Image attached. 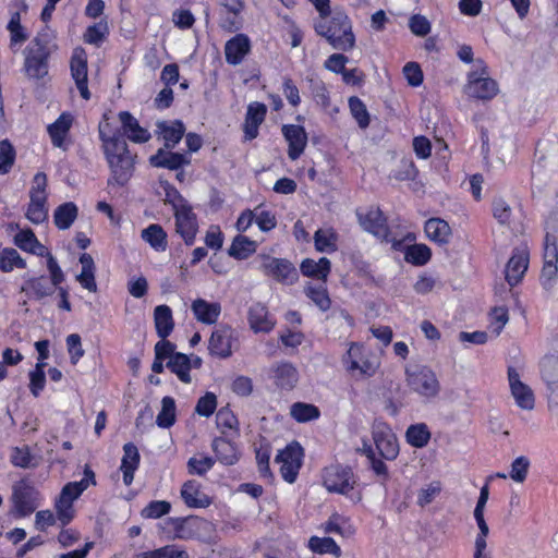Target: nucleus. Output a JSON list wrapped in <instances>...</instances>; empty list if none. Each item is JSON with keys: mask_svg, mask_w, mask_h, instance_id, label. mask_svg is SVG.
<instances>
[{"mask_svg": "<svg viewBox=\"0 0 558 558\" xmlns=\"http://www.w3.org/2000/svg\"><path fill=\"white\" fill-rule=\"evenodd\" d=\"M173 216L175 232L183 239L185 245H193L198 232V221L192 206L175 210Z\"/></svg>", "mask_w": 558, "mask_h": 558, "instance_id": "nucleus-18", "label": "nucleus"}, {"mask_svg": "<svg viewBox=\"0 0 558 558\" xmlns=\"http://www.w3.org/2000/svg\"><path fill=\"white\" fill-rule=\"evenodd\" d=\"M305 295L322 311L327 312L331 307V299L325 286L308 284L304 289Z\"/></svg>", "mask_w": 558, "mask_h": 558, "instance_id": "nucleus-47", "label": "nucleus"}, {"mask_svg": "<svg viewBox=\"0 0 558 558\" xmlns=\"http://www.w3.org/2000/svg\"><path fill=\"white\" fill-rule=\"evenodd\" d=\"M156 333L160 339L168 338L174 329L172 310L166 304L157 305L154 310Z\"/></svg>", "mask_w": 558, "mask_h": 558, "instance_id": "nucleus-31", "label": "nucleus"}, {"mask_svg": "<svg viewBox=\"0 0 558 558\" xmlns=\"http://www.w3.org/2000/svg\"><path fill=\"white\" fill-rule=\"evenodd\" d=\"M498 93V83L489 77L488 66L482 59H476L474 69L468 74L465 94L475 99L490 100Z\"/></svg>", "mask_w": 558, "mask_h": 558, "instance_id": "nucleus-8", "label": "nucleus"}, {"mask_svg": "<svg viewBox=\"0 0 558 558\" xmlns=\"http://www.w3.org/2000/svg\"><path fill=\"white\" fill-rule=\"evenodd\" d=\"M82 271L77 275L76 280L80 284L89 292H97V282L95 278L96 266L94 258L88 253H83L80 256Z\"/></svg>", "mask_w": 558, "mask_h": 558, "instance_id": "nucleus-34", "label": "nucleus"}, {"mask_svg": "<svg viewBox=\"0 0 558 558\" xmlns=\"http://www.w3.org/2000/svg\"><path fill=\"white\" fill-rule=\"evenodd\" d=\"M474 518L480 529V533L477 534L475 539L474 558H490L487 554H485V549L487 546L486 537L488 535L489 529L484 519V513L474 514Z\"/></svg>", "mask_w": 558, "mask_h": 558, "instance_id": "nucleus-53", "label": "nucleus"}, {"mask_svg": "<svg viewBox=\"0 0 558 558\" xmlns=\"http://www.w3.org/2000/svg\"><path fill=\"white\" fill-rule=\"evenodd\" d=\"M407 381L410 389L424 398H435L440 390V384L433 369L428 366H415L407 369Z\"/></svg>", "mask_w": 558, "mask_h": 558, "instance_id": "nucleus-11", "label": "nucleus"}, {"mask_svg": "<svg viewBox=\"0 0 558 558\" xmlns=\"http://www.w3.org/2000/svg\"><path fill=\"white\" fill-rule=\"evenodd\" d=\"M25 216L34 225L45 222L48 219L47 196L29 197Z\"/></svg>", "mask_w": 558, "mask_h": 558, "instance_id": "nucleus-42", "label": "nucleus"}, {"mask_svg": "<svg viewBox=\"0 0 558 558\" xmlns=\"http://www.w3.org/2000/svg\"><path fill=\"white\" fill-rule=\"evenodd\" d=\"M345 372L355 379H368L376 375L380 360L376 353L363 343L351 341L345 353L341 356Z\"/></svg>", "mask_w": 558, "mask_h": 558, "instance_id": "nucleus-3", "label": "nucleus"}, {"mask_svg": "<svg viewBox=\"0 0 558 558\" xmlns=\"http://www.w3.org/2000/svg\"><path fill=\"white\" fill-rule=\"evenodd\" d=\"M308 548L316 554H331L336 558L341 556V548L331 537L312 536L308 539Z\"/></svg>", "mask_w": 558, "mask_h": 558, "instance_id": "nucleus-46", "label": "nucleus"}, {"mask_svg": "<svg viewBox=\"0 0 558 558\" xmlns=\"http://www.w3.org/2000/svg\"><path fill=\"white\" fill-rule=\"evenodd\" d=\"M275 385L283 390H291L295 387L299 373L296 368L288 362H282L274 368Z\"/></svg>", "mask_w": 558, "mask_h": 558, "instance_id": "nucleus-33", "label": "nucleus"}, {"mask_svg": "<svg viewBox=\"0 0 558 558\" xmlns=\"http://www.w3.org/2000/svg\"><path fill=\"white\" fill-rule=\"evenodd\" d=\"M247 320L251 329L257 332H270L275 325L276 320L269 314L267 306L263 303H254L247 313Z\"/></svg>", "mask_w": 558, "mask_h": 558, "instance_id": "nucleus-23", "label": "nucleus"}, {"mask_svg": "<svg viewBox=\"0 0 558 558\" xmlns=\"http://www.w3.org/2000/svg\"><path fill=\"white\" fill-rule=\"evenodd\" d=\"M45 362H37L35 368L29 372V391L34 397H39L46 386Z\"/></svg>", "mask_w": 558, "mask_h": 558, "instance_id": "nucleus-55", "label": "nucleus"}, {"mask_svg": "<svg viewBox=\"0 0 558 558\" xmlns=\"http://www.w3.org/2000/svg\"><path fill=\"white\" fill-rule=\"evenodd\" d=\"M166 367L169 368L171 373H173L181 383L191 384L192 377L190 374V362L189 355L182 352H179L172 356L170 361L166 363Z\"/></svg>", "mask_w": 558, "mask_h": 558, "instance_id": "nucleus-40", "label": "nucleus"}, {"mask_svg": "<svg viewBox=\"0 0 558 558\" xmlns=\"http://www.w3.org/2000/svg\"><path fill=\"white\" fill-rule=\"evenodd\" d=\"M542 278L547 281L556 279L558 274V241L555 234L549 232L544 238Z\"/></svg>", "mask_w": 558, "mask_h": 558, "instance_id": "nucleus-21", "label": "nucleus"}, {"mask_svg": "<svg viewBox=\"0 0 558 558\" xmlns=\"http://www.w3.org/2000/svg\"><path fill=\"white\" fill-rule=\"evenodd\" d=\"M210 523L198 515L169 517L161 523L162 532L171 539H201L208 533Z\"/></svg>", "mask_w": 558, "mask_h": 558, "instance_id": "nucleus-5", "label": "nucleus"}, {"mask_svg": "<svg viewBox=\"0 0 558 558\" xmlns=\"http://www.w3.org/2000/svg\"><path fill=\"white\" fill-rule=\"evenodd\" d=\"M181 498L186 507L193 509L207 508L211 498L202 490V485L195 480H189L181 487Z\"/></svg>", "mask_w": 558, "mask_h": 558, "instance_id": "nucleus-22", "label": "nucleus"}, {"mask_svg": "<svg viewBox=\"0 0 558 558\" xmlns=\"http://www.w3.org/2000/svg\"><path fill=\"white\" fill-rule=\"evenodd\" d=\"M233 329L230 326H221L215 329L208 341L209 354L219 359H228L232 355Z\"/></svg>", "mask_w": 558, "mask_h": 558, "instance_id": "nucleus-20", "label": "nucleus"}, {"mask_svg": "<svg viewBox=\"0 0 558 558\" xmlns=\"http://www.w3.org/2000/svg\"><path fill=\"white\" fill-rule=\"evenodd\" d=\"M211 447L217 460L223 465H233L240 459L236 446L227 438L216 437L213 440Z\"/></svg>", "mask_w": 558, "mask_h": 558, "instance_id": "nucleus-30", "label": "nucleus"}, {"mask_svg": "<svg viewBox=\"0 0 558 558\" xmlns=\"http://www.w3.org/2000/svg\"><path fill=\"white\" fill-rule=\"evenodd\" d=\"M109 34V26L106 20H101L88 26L83 35V39L86 44L100 46Z\"/></svg>", "mask_w": 558, "mask_h": 558, "instance_id": "nucleus-50", "label": "nucleus"}, {"mask_svg": "<svg viewBox=\"0 0 558 558\" xmlns=\"http://www.w3.org/2000/svg\"><path fill=\"white\" fill-rule=\"evenodd\" d=\"M71 75L81 96L88 100L90 93L87 85V56L83 48H76L70 62Z\"/></svg>", "mask_w": 558, "mask_h": 558, "instance_id": "nucleus-19", "label": "nucleus"}, {"mask_svg": "<svg viewBox=\"0 0 558 558\" xmlns=\"http://www.w3.org/2000/svg\"><path fill=\"white\" fill-rule=\"evenodd\" d=\"M47 269L49 277L45 275L32 276L24 279L21 292L28 300L40 301L54 294L57 288L65 280V275L52 254H48Z\"/></svg>", "mask_w": 558, "mask_h": 558, "instance_id": "nucleus-4", "label": "nucleus"}, {"mask_svg": "<svg viewBox=\"0 0 558 558\" xmlns=\"http://www.w3.org/2000/svg\"><path fill=\"white\" fill-rule=\"evenodd\" d=\"M177 422V405L172 397L166 396L161 399V410L157 414L156 424L160 428H170Z\"/></svg>", "mask_w": 558, "mask_h": 558, "instance_id": "nucleus-41", "label": "nucleus"}, {"mask_svg": "<svg viewBox=\"0 0 558 558\" xmlns=\"http://www.w3.org/2000/svg\"><path fill=\"white\" fill-rule=\"evenodd\" d=\"M270 456L271 448L269 445H260L255 449V458L258 468V472L263 478L272 477V472L270 469Z\"/></svg>", "mask_w": 558, "mask_h": 558, "instance_id": "nucleus-59", "label": "nucleus"}, {"mask_svg": "<svg viewBox=\"0 0 558 558\" xmlns=\"http://www.w3.org/2000/svg\"><path fill=\"white\" fill-rule=\"evenodd\" d=\"M160 184L165 192V202L172 206L173 213H175V210H180L183 207L191 206L174 185L168 181L160 182Z\"/></svg>", "mask_w": 558, "mask_h": 558, "instance_id": "nucleus-58", "label": "nucleus"}, {"mask_svg": "<svg viewBox=\"0 0 558 558\" xmlns=\"http://www.w3.org/2000/svg\"><path fill=\"white\" fill-rule=\"evenodd\" d=\"M361 227L379 240H387L389 235L388 219L379 207L371 206L366 210H356Z\"/></svg>", "mask_w": 558, "mask_h": 558, "instance_id": "nucleus-14", "label": "nucleus"}, {"mask_svg": "<svg viewBox=\"0 0 558 558\" xmlns=\"http://www.w3.org/2000/svg\"><path fill=\"white\" fill-rule=\"evenodd\" d=\"M10 462L12 465L21 469H28L36 466L34 463V456L28 446L13 447L10 454Z\"/></svg>", "mask_w": 558, "mask_h": 558, "instance_id": "nucleus-56", "label": "nucleus"}, {"mask_svg": "<svg viewBox=\"0 0 558 558\" xmlns=\"http://www.w3.org/2000/svg\"><path fill=\"white\" fill-rule=\"evenodd\" d=\"M215 464V460L211 457H192L187 461V472L203 476L205 475Z\"/></svg>", "mask_w": 558, "mask_h": 558, "instance_id": "nucleus-64", "label": "nucleus"}, {"mask_svg": "<svg viewBox=\"0 0 558 558\" xmlns=\"http://www.w3.org/2000/svg\"><path fill=\"white\" fill-rule=\"evenodd\" d=\"M157 132L162 136V140H182L185 126L180 120L160 121L157 123Z\"/></svg>", "mask_w": 558, "mask_h": 558, "instance_id": "nucleus-54", "label": "nucleus"}, {"mask_svg": "<svg viewBox=\"0 0 558 558\" xmlns=\"http://www.w3.org/2000/svg\"><path fill=\"white\" fill-rule=\"evenodd\" d=\"M219 3L228 13L232 14V17L222 20L221 27L228 32L238 31L241 26L238 16L244 10V0H219Z\"/></svg>", "mask_w": 558, "mask_h": 558, "instance_id": "nucleus-38", "label": "nucleus"}, {"mask_svg": "<svg viewBox=\"0 0 558 558\" xmlns=\"http://www.w3.org/2000/svg\"><path fill=\"white\" fill-rule=\"evenodd\" d=\"M433 253L428 245L424 243H412L405 252L404 260L413 266L422 267L428 264Z\"/></svg>", "mask_w": 558, "mask_h": 558, "instance_id": "nucleus-39", "label": "nucleus"}, {"mask_svg": "<svg viewBox=\"0 0 558 558\" xmlns=\"http://www.w3.org/2000/svg\"><path fill=\"white\" fill-rule=\"evenodd\" d=\"M267 107L263 102L254 101L247 106L244 123V132L248 140H254L258 135V126L265 120Z\"/></svg>", "mask_w": 558, "mask_h": 558, "instance_id": "nucleus-28", "label": "nucleus"}, {"mask_svg": "<svg viewBox=\"0 0 558 558\" xmlns=\"http://www.w3.org/2000/svg\"><path fill=\"white\" fill-rule=\"evenodd\" d=\"M191 311L197 322L214 325L221 314V305L218 302H208L198 298L192 302Z\"/></svg>", "mask_w": 558, "mask_h": 558, "instance_id": "nucleus-26", "label": "nucleus"}, {"mask_svg": "<svg viewBox=\"0 0 558 558\" xmlns=\"http://www.w3.org/2000/svg\"><path fill=\"white\" fill-rule=\"evenodd\" d=\"M180 142H165L166 148H159L157 153L149 158V163L155 168L169 170H179L190 163V157L186 154L174 153L173 149Z\"/></svg>", "mask_w": 558, "mask_h": 558, "instance_id": "nucleus-16", "label": "nucleus"}, {"mask_svg": "<svg viewBox=\"0 0 558 558\" xmlns=\"http://www.w3.org/2000/svg\"><path fill=\"white\" fill-rule=\"evenodd\" d=\"M251 51V40L245 34H236L225 45V56L227 63L231 65L240 64L246 54Z\"/></svg>", "mask_w": 558, "mask_h": 558, "instance_id": "nucleus-24", "label": "nucleus"}, {"mask_svg": "<svg viewBox=\"0 0 558 558\" xmlns=\"http://www.w3.org/2000/svg\"><path fill=\"white\" fill-rule=\"evenodd\" d=\"M78 216V208L73 202L59 205L53 213V222L59 230L69 229Z\"/></svg>", "mask_w": 558, "mask_h": 558, "instance_id": "nucleus-36", "label": "nucleus"}, {"mask_svg": "<svg viewBox=\"0 0 558 558\" xmlns=\"http://www.w3.org/2000/svg\"><path fill=\"white\" fill-rule=\"evenodd\" d=\"M507 373L510 392L515 404L522 410H533L535 407V396L531 387L520 379V374L514 367L509 366Z\"/></svg>", "mask_w": 558, "mask_h": 558, "instance_id": "nucleus-17", "label": "nucleus"}, {"mask_svg": "<svg viewBox=\"0 0 558 558\" xmlns=\"http://www.w3.org/2000/svg\"><path fill=\"white\" fill-rule=\"evenodd\" d=\"M141 456L137 447L133 442H126L123 446V457L121 460L120 470L123 474V483L130 486L134 480V473L138 469Z\"/></svg>", "mask_w": 558, "mask_h": 558, "instance_id": "nucleus-27", "label": "nucleus"}, {"mask_svg": "<svg viewBox=\"0 0 558 558\" xmlns=\"http://www.w3.org/2000/svg\"><path fill=\"white\" fill-rule=\"evenodd\" d=\"M355 484L356 478L350 466L337 463L323 470V485L330 493L348 495Z\"/></svg>", "mask_w": 558, "mask_h": 558, "instance_id": "nucleus-9", "label": "nucleus"}, {"mask_svg": "<svg viewBox=\"0 0 558 558\" xmlns=\"http://www.w3.org/2000/svg\"><path fill=\"white\" fill-rule=\"evenodd\" d=\"M73 118L70 113H62L52 124L48 126L51 140H64Z\"/></svg>", "mask_w": 558, "mask_h": 558, "instance_id": "nucleus-61", "label": "nucleus"}, {"mask_svg": "<svg viewBox=\"0 0 558 558\" xmlns=\"http://www.w3.org/2000/svg\"><path fill=\"white\" fill-rule=\"evenodd\" d=\"M424 232L429 241L440 246L449 244L452 236V230L449 223L438 217H432L425 221Z\"/></svg>", "mask_w": 558, "mask_h": 558, "instance_id": "nucleus-25", "label": "nucleus"}, {"mask_svg": "<svg viewBox=\"0 0 558 558\" xmlns=\"http://www.w3.org/2000/svg\"><path fill=\"white\" fill-rule=\"evenodd\" d=\"M337 233L332 229H318L314 233V245L318 252L332 253L337 251Z\"/></svg>", "mask_w": 558, "mask_h": 558, "instance_id": "nucleus-49", "label": "nucleus"}, {"mask_svg": "<svg viewBox=\"0 0 558 558\" xmlns=\"http://www.w3.org/2000/svg\"><path fill=\"white\" fill-rule=\"evenodd\" d=\"M300 269L303 276L325 282L331 271V263L327 257H320L317 262L305 258L302 260Z\"/></svg>", "mask_w": 558, "mask_h": 558, "instance_id": "nucleus-32", "label": "nucleus"}, {"mask_svg": "<svg viewBox=\"0 0 558 558\" xmlns=\"http://www.w3.org/2000/svg\"><path fill=\"white\" fill-rule=\"evenodd\" d=\"M119 120L124 133L128 135V140H149V132L142 128L129 111H121Z\"/></svg>", "mask_w": 558, "mask_h": 558, "instance_id": "nucleus-37", "label": "nucleus"}, {"mask_svg": "<svg viewBox=\"0 0 558 558\" xmlns=\"http://www.w3.org/2000/svg\"><path fill=\"white\" fill-rule=\"evenodd\" d=\"M304 450L298 441H291L276 456L275 461L280 464V474L289 484L295 483L303 464Z\"/></svg>", "mask_w": 558, "mask_h": 558, "instance_id": "nucleus-10", "label": "nucleus"}, {"mask_svg": "<svg viewBox=\"0 0 558 558\" xmlns=\"http://www.w3.org/2000/svg\"><path fill=\"white\" fill-rule=\"evenodd\" d=\"M171 504L167 500H151L142 510L141 517L144 519H159L169 514Z\"/></svg>", "mask_w": 558, "mask_h": 558, "instance_id": "nucleus-57", "label": "nucleus"}, {"mask_svg": "<svg viewBox=\"0 0 558 558\" xmlns=\"http://www.w3.org/2000/svg\"><path fill=\"white\" fill-rule=\"evenodd\" d=\"M310 87L312 97L316 105L327 109L330 106V96L325 83L320 80H311Z\"/></svg>", "mask_w": 558, "mask_h": 558, "instance_id": "nucleus-63", "label": "nucleus"}, {"mask_svg": "<svg viewBox=\"0 0 558 558\" xmlns=\"http://www.w3.org/2000/svg\"><path fill=\"white\" fill-rule=\"evenodd\" d=\"M430 437V430L425 423L412 424L405 432L407 442L414 448H423L427 446Z\"/></svg>", "mask_w": 558, "mask_h": 558, "instance_id": "nucleus-43", "label": "nucleus"}, {"mask_svg": "<svg viewBox=\"0 0 558 558\" xmlns=\"http://www.w3.org/2000/svg\"><path fill=\"white\" fill-rule=\"evenodd\" d=\"M53 506L60 526L65 527L75 518V509L73 507V502L62 498L61 496H58Z\"/></svg>", "mask_w": 558, "mask_h": 558, "instance_id": "nucleus-51", "label": "nucleus"}, {"mask_svg": "<svg viewBox=\"0 0 558 558\" xmlns=\"http://www.w3.org/2000/svg\"><path fill=\"white\" fill-rule=\"evenodd\" d=\"M262 259L260 269L265 276L282 284H293L299 280V272L289 259L269 255H262Z\"/></svg>", "mask_w": 558, "mask_h": 558, "instance_id": "nucleus-13", "label": "nucleus"}, {"mask_svg": "<svg viewBox=\"0 0 558 558\" xmlns=\"http://www.w3.org/2000/svg\"><path fill=\"white\" fill-rule=\"evenodd\" d=\"M135 558H190V555L183 547L169 544L153 550L142 551Z\"/></svg>", "mask_w": 558, "mask_h": 558, "instance_id": "nucleus-44", "label": "nucleus"}, {"mask_svg": "<svg viewBox=\"0 0 558 558\" xmlns=\"http://www.w3.org/2000/svg\"><path fill=\"white\" fill-rule=\"evenodd\" d=\"M16 159V150L11 142H0V174L11 171Z\"/></svg>", "mask_w": 558, "mask_h": 558, "instance_id": "nucleus-62", "label": "nucleus"}, {"mask_svg": "<svg viewBox=\"0 0 558 558\" xmlns=\"http://www.w3.org/2000/svg\"><path fill=\"white\" fill-rule=\"evenodd\" d=\"M529 263L530 252L527 246L514 247L505 269V278L510 287H515L522 281L529 268Z\"/></svg>", "mask_w": 558, "mask_h": 558, "instance_id": "nucleus-15", "label": "nucleus"}, {"mask_svg": "<svg viewBox=\"0 0 558 558\" xmlns=\"http://www.w3.org/2000/svg\"><path fill=\"white\" fill-rule=\"evenodd\" d=\"M314 28L333 49L350 51L355 47L352 22L343 10H335L329 21L322 19L315 22Z\"/></svg>", "mask_w": 558, "mask_h": 558, "instance_id": "nucleus-1", "label": "nucleus"}, {"mask_svg": "<svg viewBox=\"0 0 558 558\" xmlns=\"http://www.w3.org/2000/svg\"><path fill=\"white\" fill-rule=\"evenodd\" d=\"M14 268H26L25 259L12 247H4L0 251V270L11 272Z\"/></svg>", "mask_w": 558, "mask_h": 558, "instance_id": "nucleus-45", "label": "nucleus"}, {"mask_svg": "<svg viewBox=\"0 0 558 558\" xmlns=\"http://www.w3.org/2000/svg\"><path fill=\"white\" fill-rule=\"evenodd\" d=\"M372 438L380 458L392 461L399 454L398 439L390 425L381 418L372 424Z\"/></svg>", "mask_w": 558, "mask_h": 558, "instance_id": "nucleus-12", "label": "nucleus"}, {"mask_svg": "<svg viewBox=\"0 0 558 558\" xmlns=\"http://www.w3.org/2000/svg\"><path fill=\"white\" fill-rule=\"evenodd\" d=\"M141 238L157 253L166 252L168 248V234L159 223H150L144 228Z\"/></svg>", "mask_w": 558, "mask_h": 558, "instance_id": "nucleus-29", "label": "nucleus"}, {"mask_svg": "<svg viewBox=\"0 0 558 558\" xmlns=\"http://www.w3.org/2000/svg\"><path fill=\"white\" fill-rule=\"evenodd\" d=\"M102 144L112 179L117 184L124 185L134 171V156L128 148V142H102Z\"/></svg>", "mask_w": 558, "mask_h": 558, "instance_id": "nucleus-6", "label": "nucleus"}, {"mask_svg": "<svg viewBox=\"0 0 558 558\" xmlns=\"http://www.w3.org/2000/svg\"><path fill=\"white\" fill-rule=\"evenodd\" d=\"M541 375L548 385L558 384V357L554 355L545 356L541 362Z\"/></svg>", "mask_w": 558, "mask_h": 558, "instance_id": "nucleus-60", "label": "nucleus"}, {"mask_svg": "<svg viewBox=\"0 0 558 558\" xmlns=\"http://www.w3.org/2000/svg\"><path fill=\"white\" fill-rule=\"evenodd\" d=\"M17 247L27 253H36V248L46 250L31 229L20 231L14 239Z\"/></svg>", "mask_w": 558, "mask_h": 558, "instance_id": "nucleus-52", "label": "nucleus"}, {"mask_svg": "<svg viewBox=\"0 0 558 558\" xmlns=\"http://www.w3.org/2000/svg\"><path fill=\"white\" fill-rule=\"evenodd\" d=\"M291 416L299 423L317 420L320 416L319 409L311 403L295 402L291 405Z\"/></svg>", "mask_w": 558, "mask_h": 558, "instance_id": "nucleus-48", "label": "nucleus"}, {"mask_svg": "<svg viewBox=\"0 0 558 558\" xmlns=\"http://www.w3.org/2000/svg\"><path fill=\"white\" fill-rule=\"evenodd\" d=\"M49 29L39 33L26 47L24 68L31 78L40 80L48 74L49 58L57 49Z\"/></svg>", "mask_w": 558, "mask_h": 558, "instance_id": "nucleus-2", "label": "nucleus"}, {"mask_svg": "<svg viewBox=\"0 0 558 558\" xmlns=\"http://www.w3.org/2000/svg\"><path fill=\"white\" fill-rule=\"evenodd\" d=\"M257 250V244L250 238L238 234L233 238L228 254L236 260H244L252 256Z\"/></svg>", "mask_w": 558, "mask_h": 558, "instance_id": "nucleus-35", "label": "nucleus"}, {"mask_svg": "<svg viewBox=\"0 0 558 558\" xmlns=\"http://www.w3.org/2000/svg\"><path fill=\"white\" fill-rule=\"evenodd\" d=\"M41 494L28 477H22L12 486V510L17 519L29 517L40 505Z\"/></svg>", "mask_w": 558, "mask_h": 558, "instance_id": "nucleus-7", "label": "nucleus"}]
</instances>
